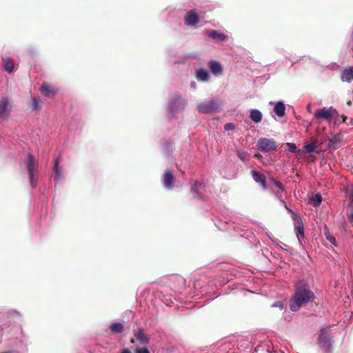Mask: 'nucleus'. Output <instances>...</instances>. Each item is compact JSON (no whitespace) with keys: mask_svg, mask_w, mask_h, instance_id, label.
Returning a JSON list of instances; mask_svg holds the SVG:
<instances>
[{"mask_svg":"<svg viewBox=\"0 0 353 353\" xmlns=\"http://www.w3.org/2000/svg\"><path fill=\"white\" fill-rule=\"evenodd\" d=\"M316 296L308 283L300 280L294 285V292L290 299V308L292 312L298 311L302 306L312 303Z\"/></svg>","mask_w":353,"mask_h":353,"instance_id":"nucleus-1","label":"nucleus"},{"mask_svg":"<svg viewBox=\"0 0 353 353\" xmlns=\"http://www.w3.org/2000/svg\"><path fill=\"white\" fill-rule=\"evenodd\" d=\"M26 164L30 176L31 186L32 188H35L37 185V163L32 153L28 154Z\"/></svg>","mask_w":353,"mask_h":353,"instance_id":"nucleus-2","label":"nucleus"},{"mask_svg":"<svg viewBox=\"0 0 353 353\" xmlns=\"http://www.w3.org/2000/svg\"><path fill=\"white\" fill-rule=\"evenodd\" d=\"M257 145L259 149L264 152L275 150L276 148V141L272 139L261 138L258 140Z\"/></svg>","mask_w":353,"mask_h":353,"instance_id":"nucleus-3","label":"nucleus"},{"mask_svg":"<svg viewBox=\"0 0 353 353\" xmlns=\"http://www.w3.org/2000/svg\"><path fill=\"white\" fill-rule=\"evenodd\" d=\"M336 110L332 107L330 108H323L316 110L314 113V117L316 119H323L325 121H331Z\"/></svg>","mask_w":353,"mask_h":353,"instance_id":"nucleus-4","label":"nucleus"},{"mask_svg":"<svg viewBox=\"0 0 353 353\" xmlns=\"http://www.w3.org/2000/svg\"><path fill=\"white\" fill-rule=\"evenodd\" d=\"M219 108V104L216 100H211L208 103H202L197 106L198 111L201 113L207 114L214 112Z\"/></svg>","mask_w":353,"mask_h":353,"instance_id":"nucleus-5","label":"nucleus"},{"mask_svg":"<svg viewBox=\"0 0 353 353\" xmlns=\"http://www.w3.org/2000/svg\"><path fill=\"white\" fill-rule=\"evenodd\" d=\"M12 110V103L8 98H2L0 100V118L7 119L10 116Z\"/></svg>","mask_w":353,"mask_h":353,"instance_id":"nucleus-6","label":"nucleus"},{"mask_svg":"<svg viewBox=\"0 0 353 353\" xmlns=\"http://www.w3.org/2000/svg\"><path fill=\"white\" fill-rule=\"evenodd\" d=\"M185 24L189 26H195L199 22V17L196 9L188 11L184 17Z\"/></svg>","mask_w":353,"mask_h":353,"instance_id":"nucleus-7","label":"nucleus"},{"mask_svg":"<svg viewBox=\"0 0 353 353\" xmlns=\"http://www.w3.org/2000/svg\"><path fill=\"white\" fill-rule=\"evenodd\" d=\"M319 343L325 352H328L332 348L329 336L326 331L321 330L319 336Z\"/></svg>","mask_w":353,"mask_h":353,"instance_id":"nucleus-8","label":"nucleus"},{"mask_svg":"<svg viewBox=\"0 0 353 353\" xmlns=\"http://www.w3.org/2000/svg\"><path fill=\"white\" fill-rule=\"evenodd\" d=\"M41 94L47 98H53L56 94L54 88L48 83H43L40 87Z\"/></svg>","mask_w":353,"mask_h":353,"instance_id":"nucleus-9","label":"nucleus"},{"mask_svg":"<svg viewBox=\"0 0 353 353\" xmlns=\"http://www.w3.org/2000/svg\"><path fill=\"white\" fill-rule=\"evenodd\" d=\"M251 174H252V176L254 180L256 183H259L263 190H266L267 185H266L265 176L263 174H262L258 171H256V170H252L251 172Z\"/></svg>","mask_w":353,"mask_h":353,"instance_id":"nucleus-10","label":"nucleus"},{"mask_svg":"<svg viewBox=\"0 0 353 353\" xmlns=\"http://www.w3.org/2000/svg\"><path fill=\"white\" fill-rule=\"evenodd\" d=\"M163 182V185L169 190L174 186V176L170 170H168L165 172Z\"/></svg>","mask_w":353,"mask_h":353,"instance_id":"nucleus-11","label":"nucleus"},{"mask_svg":"<svg viewBox=\"0 0 353 353\" xmlns=\"http://www.w3.org/2000/svg\"><path fill=\"white\" fill-rule=\"evenodd\" d=\"M294 221H296V223L295 225V231L297 236V238L300 241V238H304V228L303 223L301 221V219L299 216L295 215L294 216Z\"/></svg>","mask_w":353,"mask_h":353,"instance_id":"nucleus-12","label":"nucleus"},{"mask_svg":"<svg viewBox=\"0 0 353 353\" xmlns=\"http://www.w3.org/2000/svg\"><path fill=\"white\" fill-rule=\"evenodd\" d=\"M2 65L4 70L8 73L12 72L14 68V63L11 57H3L2 58Z\"/></svg>","mask_w":353,"mask_h":353,"instance_id":"nucleus-13","label":"nucleus"},{"mask_svg":"<svg viewBox=\"0 0 353 353\" xmlns=\"http://www.w3.org/2000/svg\"><path fill=\"white\" fill-rule=\"evenodd\" d=\"M208 66L211 72L215 75H219L223 72V68L221 63L216 61H210L208 63Z\"/></svg>","mask_w":353,"mask_h":353,"instance_id":"nucleus-14","label":"nucleus"},{"mask_svg":"<svg viewBox=\"0 0 353 353\" xmlns=\"http://www.w3.org/2000/svg\"><path fill=\"white\" fill-rule=\"evenodd\" d=\"M341 80L350 83L353 81V69L351 67L345 68L341 74Z\"/></svg>","mask_w":353,"mask_h":353,"instance_id":"nucleus-15","label":"nucleus"},{"mask_svg":"<svg viewBox=\"0 0 353 353\" xmlns=\"http://www.w3.org/2000/svg\"><path fill=\"white\" fill-rule=\"evenodd\" d=\"M134 336L143 345L148 344L150 342L149 337L144 334L142 328H139L138 331L134 333Z\"/></svg>","mask_w":353,"mask_h":353,"instance_id":"nucleus-16","label":"nucleus"},{"mask_svg":"<svg viewBox=\"0 0 353 353\" xmlns=\"http://www.w3.org/2000/svg\"><path fill=\"white\" fill-rule=\"evenodd\" d=\"M201 186V183L198 181H194L191 187V192L194 194V199H203L202 194L199 192V189Z\"/></svg>","mask_w":353,"mask_h":353,"instance_id":"nucleus-17","label":"nucleus"},{"mask_svg":"<svg viewBox=\"0 0 353 353\" xmlns=\"http://www.w3.org/2000/svg\"><path fill=\"white\" fill-rule=\"evenodd\" d=\"M274 111L278 117H283L285 113V104L281 101L277 102L274 108Z\"/></svg>","mask_w":353,"mask_h":353,"instance_id":"nucleus-18","label":"nucleus"},{"mask_svg":"<svg viewBox=\"0 0 353 353\" xmlns=\"http://www.w3.org/2000/svg\"><path fill=\"white\" fill-rule=\"evenodd\" d=\"M196 78L203 81H206L209 79V72L207 70L201 68L196 71Z\"/></svg>","mask_w":353,"mask_h":353,"instance_id":"nucleus-19","label":"nucleus"},{"mask_svg":"<svg viewBox=\"0 0 353 353\" xmlns=\"http://www.w3.org/2000/svg\"><path fill=\"white\" fill-rule=\"evenodd\" d=\"M61 161V157H58L54 161V165L53 167V172L55 174V179L59 180L61 176V168H59V163Z\"/></svg>","mask_w":353,"mask_h":353,"instance_id":"nucleus-20","label":"nucleus"},{"mask_svg":"<svg viewBox=\"0 0 353 353\" xmlns=\"http://www.w3.org/2000/svg\"><path fill=\"white\" fill-rule=\"evenodd\" d=\"M250 118L255 123H259L262 120V114L258 110H252L250 111Z\"/></svg>","mask_w":353,"mask_h":353,"instance_id":"nucleus-21","label":"nucleus"},{"mask_svg":"<svg viewBox=\"0 0 353 353\" xmlns=\"http://www.w3.org/2000/svg\"><path fill=\"white\" fill-rule=\"evenodd\" d=\"M323 234H324L326 239L329 242H330L334 245H336L335 237L330 234L329 228H327V226L326 225H325L324 228H323Z\"/></svg>","mask_w":353,"mask_h":353,"instance_id":"nucleus-22","label":"nucleus"},{"mask_svg":"<svg viewBox=\"0 0 353 353\" xmlns=\"http://www.w3.org/2000/svg\"><path fill=\"white\" fill-rule=\"evenodd\" d=\"M209 36L211 38L220 41H223L225 39V35L223 33L219 32L214 30L210 32Z\"/></svg>","mask_w":353,"mask_h":353,"instance_id":"nucleus-23","label":"nucleus"},{"mask_svg":"<svg viewBox=\"0 0 353 353\" xmlns=\"http://www.w3.org/2000/svg\"><path fill=\"white\" fill-rule=\"evenodd\" d=\"M322 201V196L321 194L317 193L312 196L310 198V203L314 206L317 207L319 206Z\"/></svg>","mask_w":353,"mask_h":353,"instance_id":"nucleus-24","label":"nucleus"},{"mask_svg":"<svg viewBox=\"0 0 353 353\" xmlns=\"http://www.w3.org/2000/svg\"><path fill=\"white\" fill-rule=\"evenodd\" d=\"M110 330L114 333H121L123 331V325L121 323H115L110 326Z\"/></svg>","mask_w":353,"mask_h":353,"instance_id":"nucleus-25","label":"nucleus"},{"mask_svg":"<svg viewBox=\"0 0 353 353\" xmlns=\"http://www.w3.org/2000/svg\"><path fill=\"white\" fill-rule=\"evenodd\" d=\"M43 101L39 99L32 98V108L34 110H40L42 107Z\"/></svg>","mask_w":353,"mask_h":353,"instance_id":"nucleus-26","label":"nucleus"},{"mask_svg":"<svg viewBox=\"0 0 353 353\" xmlns=\"http://www.w3.org/2000/svg\"><path fill=\"white\" fill-rule=\"evenodd\" d=\"M305 149L307 152L312 153L316 152V144L315 142L307 144L305 145Z\"/></svg>","mask_w":353,"mask_h":353,"instance_id":"nucleus-27","label":"nucleus"},{"mask_svg":"<svg viewBox=\"0 0 353 353\" xmlns=\"http://www.w3.org/2000/svg\"><path fill=\"white\" fill-rule=\"evenodd\" d=\"M270 181L278 188H279L281 190L284 191L285 188L283 183L277 180H276L274 178L271 177L270 178Z\"/></svg>","mask_w":353,"mask_h":353,"instance_id":"nucleus-28","label":"nucleus"},{"mask_svg":"<svg viewBox=\"0 0 353 353\" xmlns=\"http://www.w3.org/2000/svg\"><path fill=\"white\" fill-rule=\"evenodd\" d=\"M238 157L243 161L246 162L248 161V154L243 151L237 152Z\"/></svg>","mask_w":353,"mask_h":353,"instance_id":"nucleus-29","label":"nucleus"},{"mask_svg":"<svg viewBox=\"0 0 353 353\" xmlns=\"http://www.w3.org/2000/svg\"><path fill=\"white\" fill-rule=\"evenodd\" d=\"M351 197V201L347 209V216H353V193H352Z\"/></svg>","mask_w":353,"mask_h":353,"instance_id":"nucleus-30","label":"nucleus"},{"mask_svg":"<svg viewBox=\"0 0 353 353\" xmlns=\"http://www.w3.org/2000/svg\"><path fill=\"white\" fill-rule=\"evenodd\" d=\"M286 145L288 147L289 151H290L291 152H293V153L296 152L297 148H296V145L294 143H287Z\"/></svg>","mask_w":353,"mask_h":353,"instance_id":"nucleus-31","label":"nucleus"},{"mask_svg":"<svg viewBox=\"0 0 353 353\" xmlns=\"http://www.w3.org/2000/svg\"><path fill=\"white\" fill-rule=\"evenodd\" d=\"M272 307H279L281 310L283 309V303L281 301H277L272 305Z\"/></svg>","mask_w":353,"mask_h":353,"instance_id":"nucleus-32","label":"nucleus"},{"mask_svg":"<svg viewBox=\"0 0 353 353\" xmlns=\"http://www.w3.org/2000/svg\"><path fill=\"white\" fill-rule=\"evenodd\" d=\"M342 118H343V123H345L349 125H353V119H349L346 116H343Z\"/></svg>","mask_w":353,"mask_h":353,"instance_id":"nucleus-33","label":"nucleus"},{"mask_svg":"<svg viewBox=\"0 0 353 353\" xmlns=\"http://www.w3.org/2000/svg\"><path fill=\"white\" fill-rule=\"evenodd\" d=\"M235 128V126L232 123H227L224 125V129L225 131L232 130Z\"/></svg>","mask_w":353,"mask_h":353,"instance_id":"nucleus-34","label":"nucleus"},{"mask_svg":"<svg viewBox=\"0 0 353 353\" xmlns=\"http://www.w3.org/2000/svg\"><path fill=\"white\" fill-rule=\"evenodd\" d=\"M136 353H150V352L147 347H137Z\"/></svg>","mask_w":353,"mask_h":353,"instance_id":"nucleus-35","label":"nucleus"},{"mask_svg":"<svg viewBox=\"0 0 353 353\" xmlns=\"http://www.w3.org/2000/svg\"><path fill=\"white\" fill-rule=\"evenodd\" d=\"M339 138H338L337 137H334L333 138H332L330 141L332 143V144H334L336 143V142L339 141Z\"/></svg>","mask_w":353,"mask_h":353,"instance_id":"nucleus-36","label":"nucleus"},{"mask_svg":"<svg viewBox=\"0 0 353 353\" xmlns=\"http://www.w3.org/2000/svg\"><path fill=\"white\" fill-rule=\"evenodd\" d=\"M254 157H256L257 159L261 160L262 159V155L257 152L254 154Z\"/></svg>","mask_w":353,"mask_h":353,"instance_id":"nucleus-37","label":"nucleus"},{"mask_svg":"<svg viewBox=\"0 0 353 353\" xmlns=\"http://www.w3.org/2000/svg\"><path fill=\"white\" fill-rule=\"evenodd\" d=\"M121 353H132L128 349H124Z\"/></svg>","mask_w":353,"mask_h":353,"instance_id":"nucleus-38","label":"nucleus"},{"mask_svg":"<svg viewBox=\"0 0 353 353\" xmlns=\"http://www.w3.org/2000/svg\"><path fill=\"white\" fill-rule=\"evenodd\" d=\"M347 218L350 223H353V215L352 216H347Z\"/></svg>","mask_w":353,"mask_h":353,"instance_id":"nucleus-39","label":"nucleus"},{"mask_svg":"<svg viewBox=\"0 0 353 353\" xmlns=\"http://www.w3.org/2000/svg\"><path fill=\"white\" fill-rule=\"evenodd\" d=\"M130 342H131L132 343H134V340L133 339H131V341H130Z\"/></svg>","mask_w":353,"mask_h":353,"instance_id":"nucleus-40","label":"nucleus"},{"mask_svg":"<svg viewBox=\"0 0 353 353\" xmlns=\"http://www.w3.org/2000/svg\"><path fill=\"white\" fill-rule=\"evenodd\" d=\"M282 202H283V204L285 205V208H287L285 202H284V201H282Z\"/></svg>","mask_w":353,"mask_h":353,"instance_id":"nucleus-41","label":"nucleus"}]
</instances>
